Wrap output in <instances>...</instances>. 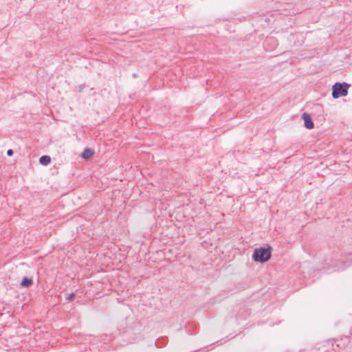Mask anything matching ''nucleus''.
<instances>
[{"instance_id":"1","label":"nucleus","mask_w":352,"mask_h":352,"mask_svg":"<svg viewBox=\"0 0 352 352\" xmlns=\"http://www.w3.org/2000/svg\"><path fill=\"white\" fill-rule=\"evenodd\" d=\"M271 257V248H260L255 249L252 259L261 263L267 262Z\"/></svg>"},{"instance_id":"2","label":"nucleus","mask_w":352,"mask_h":352,"mask_svg":"<svg viewBox=\"0 0 352 352\" xmlns=\"http://www.w3.org/2000/svg\"><path fill=\"white\" fill-rule=\"evenodd\" d=\"M341 252L342 251L333 253L329 259V265L337 270H342L347 267L346 261L344 258L340 256Z\"/></svg>"},{"instance_id":"3","label":"nucleus","mask_w":352,"mask_h":352,"mask_svg":"<svg viewBox=\"0 0 352 352\" xmlns=\"http://www.w3.org/2000/svg\"><path fill=\"white\" fill-rule=\"evenodd\" d=\"M350 85L346 82H336L332 87V97L337 99L348 94V89Z\"/></svg>"},{"instance_id":"4","label":"nucleus","mask_w":352,"mask_h":352,"mask_svg":"<svg viewBox=\"0 0 352 352\" xmlns=\"http://www.w3.org/2000/svg\"><path fill=\"white\" fill-rule=\"evenodd\" d=\"M302 118L304 120V125L308 129H312L314 127V124L311 120V116L307 113H303Z\"/></svg>"},{"instance_id":"5","label":"nucleus","mask_w":352,"mask_h":352,"mask_svg":"<svg viewBox=\"0 0 352 352\" xmlns=\"http://www.w3.org/2000/svg\"><path fill=\"white\" fill-rule=\"evenodd\" d=\"M340 256L344 258V259L346 261L347 267L352 264V252L342 251V252L340 254Z\"/></svg>"},{"instance_id":"6","label":"nucleus","mask_w":352,"mask_h":352,"mask_svg":"<svg viewBox=\"0 0 352 352\" xmlns=\"http://www.w3.org/2000/svg\"><path fill=\"white\" fill-rule=\"evenodd\" d=\"M33 283V280L31 278H28L27 276H25L23 278L21 282V286L23 287H29L31 286Z\"/></svg>"},{"instance_id":"7","label":"nucleus","mask_w":352,"mask_h":352,"mask_svg":"<svg viewBox=\"0 0 352 352\" xmlns=\"http://www.w3.org/2000/svg\"><path fill=\"white\" fill-rule=\"evenodd\" d=\"M94 155V151L90 148H85L82 153V157L85 160H88Z\"/></svg>"},{"instance_id":"8","label":"nucleus","mask_w":352,"mask_h":352,"mask_svg":"<svg viewBox=\"0 0 352 352\" xmlns=\"http://www.w3.org/2000/svg\"><path fill=\"white\" fill-rule=\"evenodd\" d=\"M51 162V158L48 155H43L39 158V163L42 165L47 166Z\"/></svg>"},{"instance_id":"9","label":"nucleus","mask_w":352,"mask_h":352,"mask_svg":"<svg viewBox=\"0 0 352 352\" xmlns=\"http://www.w3.org/2000/svg\"><path fill=\"white\" fill-rule=\"evenodd\" d=\"M74 293H72L70 294H69L67 297H66V300L67 301H72L74 298Z\"/></svg>"},{"instance_id":"10","label":"nucleus","mask_w":352,"mask_h":352,"mask_svg":"<svg viewBox=\"0 0 352 352\" xmlns=\"http://www.w3.org/2000/svg\"><path fill=\"white\" fill-rule=\"evenodd\" d=\"M14 152L12 149H8L7 151V155L8 156H12L13 155Z\"/></svg>"}]
</instances>
